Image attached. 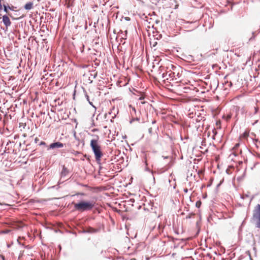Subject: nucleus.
Returning <instances> with one entry per match:
<instances>
[{"mask_svg": "<svg viewBox=\"0 0 260 260\" xmlns=\"http://www.w3.org/2000/svg\"><path fill=\"white\" fill-rule=\"evenodd\" d=\"M99 137L98 136H94V138L90 141V146L94 152L95 158L96 161L101 160L103 153L101 150V147L99 144L98 141Z\"/></svg>", "mask_w": 260, "mask_h": 260, "instance_id": "1", "label": "nucleus"}, {"mask_svg": "<svg viewBox=\"0 0 260 260\" xmlns=\"http://www.w3.org/2000/svg\"><path fill=\"white\" fill-rule=\"evenodd\" d=\"M94 203L92 201H81L74 204V208L76 210L83 212L91 210L94 207Z\"/></svg>", "mask_w": 260, "mask_h": 260, "instance_id": "2", "label": "nucleus"}, {"mask_svg": "<svg viewBox=\"0 0 260 260\" xmlns=\"http://www.w3.org/2000/svg\"><path fill=\"white\" fill-rule=\"evenodd\" d=\"M252 222L256 228H260V205L257 204L253 210L252 217L251 218Z\"/></svg>", "mask_w": 260, "mask_h": 260, "instance_id": "3", "label": "nucleus"}, {"mask_svg": "<svg viewBox=\"0 0 260 260\" xmlns=\"http://www.w3.org/2000/svg\"><path fill=\"white\" fill-rule=\"evenodd\" d=\"M63 144L59 142H56L55 143H51L49 147V149H55V148H62L63 147Z\"/></svg>", "mask_w": 260, "mask_h": 260, "instance_id": "4", "label": "nucleus"}, {"mask_svg": "<svg viewBox=\"0 0 260 260\" xmlns=\"http://www.w3.org/2000/svg\"><path fill=\"white\" fill-rule=\"evenodd\" d=\"M3 22L7 27L10 26L11 24L9 18L7 15H4L3 16Z\"/></svg>", "mask_w": 260, "mask_h": 260, "instance_id": "5", "label": "nucleus"}, {"mask_svg": "<svg viewBox=\"0 0 260 260\" xmlns=\"http://www.w3.org/2000/svg\"><path fill=\"white\" fill-rule=\"evenodd\" d=\"M33 7V3L32 2H29L25 4L24 8L27 10L31 9Z\"/></svg>", "mask_w": 260, "mask_h": 260, "instance_id": "6", "label": "nucleus"}, {"mask_svg": "<svg viewBox=\"0 0 260 260\" xmlns=\"http://www.w3.org/2000/svg\"><path fill=\"white\" fill-rule=\"evenodd\" d=\"M68 172V171L67 169L66 168H65L64 167H63L62 172H61V176H65L67 174Z\"/></svg>", "mask_w": 260, "mask_h": 260, "instance_id": "7", "label": "nucleus"}, {"mask_svg": "<svg viewBox=\"0 0 260 260\" xmlns=\"http://www.w3.org/2000/svg\"><path fill=\"white\" fill-rule=\"evenodd\" d=\"M85 96H86L87 100L88 101L89 103L90 104V105H92L93 107H94V106L92 105V103L89 101V96L87 94H86Z\"/></svg>", "mask_w": 260, "mask_h": 260, "instance_id": "8", "label": "nucleus"}, {"mask_svg": "<svg viewBox=\"0 0 260 260\" xmlns=\"http://www.w3.org/2000/svg\"><path fill=\"white\" fill-rule=\"evenodd\" d=\"M4 11L6 12V13L8 12V9H10V7H7L6 6L4 5Z\"/></svg>", "mask_w": 260, "mask_h": 260, "instance_id": "9", "label": "nucleus"}, {"mask_svg": "<svg viewBox=\"0 0 260 260\" xmlns=\"http://www.w3.org/2000/svg\"><path fill=\"white\" fill-rule=\"evenodd\" d=\"M174 75H175V73L173 72V73H171L169 74V76L170 77H174Z\"/></svg>", "mask_w": 260, "mask_h": 260, "instance_id": "10", "label": "nucleus"}, {"mask_svg": "<svg viewBox=\"0 0 260 260\" xmlns=\"http://www.w3.org/2000/svg\"><path fill=\"white\" fill-rule=\"evenodd\" d=\"M2 0H0V11L2 10Z\"/></svg>", "mask_w": 260, "mask_h": 260, "instance_id": "11", "label": "nucleus"}, {"mask_svg": "<svg viewBox=\"0 0 260 260\" xmlns=\"http://www.w3.org/2000/svg\"><path fill=\"white\" fill-rule=\"evenodd\" d=\"M1 257L2 258L3 260L5 259V258H4V256L1 255Z\"/></svg>", "mask_w": 260, "mask_h": 260, "instance_id": "12", "label": "nucleus"}, {"mask_svg": "<svg viewBox=\"0 0 260 260\" xmlns=\"http://www.w3.org/2000/svg\"><path fill=\"white\" fill-rule=\"evenodd\" d=\"M172 66V68L174 70V68H176L175 67L173 66V65H171Z\"/></svg>", "mask_w": 260, "mask_h": 260, "instance_id": "13", "label": "nucleus"}, {"mask_svg": "<svg viewBox=\"0 0 260 260\" xmlns=\"http://www.w3.org/2000/svg\"><path fill=\"white\" fill-rule=\"evenodd\" d=\"M145 163L146 166H147V160H146V159L145 160Z\"/></svg>", "mask_w": 260, "mask_h": 260, "instance_id": "14", "label": "nucleus"}, {"mask_svg": "<svg viewBox=\"0 0 260 260\" xmlns=\"http://www.w3.org/2000/svg\"><path fill=\"white\" fill-rule=\"evenodd\" d=\"M143 99H144V98H143V97H140V100H143Z\"/></svg>", "mask_w": 260, "mask_h": 260, "instance_id": "15", "label": "nucleus"}, {"mask_svg": "<svg viewBox=\"0 0 260 260\" xmlns=\"http://www.w3.org/2000/svg\"><path fill=\"white\" fill-rule=\"evenodd\" d=\"M146 170H147V171H149V169H148V168L146 167Z\"/></svg>", "mask_w": 260, "mask_h": 260, "instance_id": "16", "label": "nucleus"}, {"mask_svg": "<svg viewBox=\"0 0 260 260\" xmlns=\"http://www.w3.org/2000/svg\"><path fill=\"white\" fill-rule=\"evenodd\" d=\"M75 153H76V154H78V153H79V152H78V151H76V152H75Z\"/></svg>", "mask_w": 260, "mask_h": 260, "instance_id": "17", "label": "nucleus"}, {"mask_svg": "<svg viewBox=\"0 0 260 260\" xmlns=\"http://www.w3.org/2000/svg\"><path fill=\"white\" fill-rule=\"evenodd\" d=\"M155 122V121H153L152 122V123H154Z\"/></svg>", "mask_w": 260, "mask_h": 260, "instance_id": "18", "label": "nucleus"}]
</instances>
